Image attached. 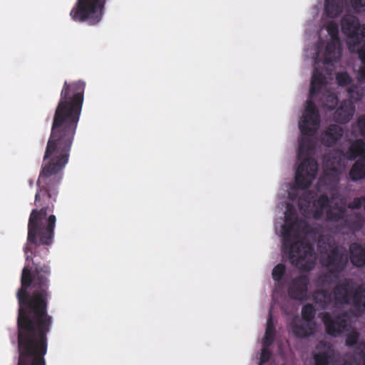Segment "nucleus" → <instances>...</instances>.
Returning a JSON list of instances; mask_svg holds the SVG:
<instances>
[{
  "mask_svg": "<svg viewBox=\"0 0 365 365\" xmlns=\"http://www.w3.org/2000/svg\"><path fill=\"white\" fill-rule=\"evenodd\" d=\"M34 250L24 247L26 264L22 269L21 287L16 297L19 303L17 328L18 365H46L44 356L47 351V333L52 324V317L47 313L51 269L48 263L38 261L49 252L41 245H34Z\"/></svg>",
  "mask_w": 365,
  "mask_h": 365,
  "instance_id": "1",
  "label": "nucleus"
},
{
  "mask_svg": "<svg viewBox=\"0 0 365 365\" xmlns=\"http://www.w3.org/2000/svg\"><path fill=\"white\" fill-rule=\"evenodd\" d=\"M331 75L326 68L315 66L310 85L309 99L307 101L302 120L299 124L302 138L299 140L297 158L302 163L295 174V183L300 189L309 187L315 179L319 165L316 159L310 157L313 153L316 142L313 138L319 123L320 116L314 99L322 88L327 83V79Z\"/></svg>",
  "mask_w": 365,
  "mask_h": 365,
  "instance_id": "2",
  "label": "nucleus"
},
{
  "mask_svg": "<svg viewBox=\"0 0 365 365\" xmlns=\"http://www.w3.org/2000/svg\"><path fill=\"white\" fill-rule=\"evenodd\" d=\"M314 228L303 219H299L289 205L285 212L282 227V252L287 255L292 264L303 271L312 269L316 264L314 245L305 239Z\"/></svg>",
  "mask_w": 365,
  "mask_h": 365,
  "instance_id": "3",
  "label": "nucleus"
},
{
  "mask_svg": "<svg viewBox=\"0 0 365 365\" xmlns=\"http://www.w3.org/2000/svg\"><path fill=\"white\" fill-rule=\"evenodd\" d=\"M328 247L329 249L325 252L321 251V264L329 270L320 277L323 285L331 283V275L338 278L339 274L346 268L349 262L348 254L343 247L335 244H329Z\"/></svg>",
  "mask_w": 365,
  "mask_h": 365,
  "instance_id": "4",
  "label": "nucleus"
},
{
  "mask_svg": "<svg viewBox=\"0 0 365 365\" xmlns=\"http://www.w3.org/2000/svg\"><path fill=\"white\" fill-rule=\"evenodd\" d=\"M334 304L338 305H350L360 310L365 299V284L357 285L350 278L339 281L332 289Z\"/></svg>",
  "mask_w": 365,
  "mask_h": 365,
  "instance_id": "5",
  "label": "nucleus"
},
{
  "mask_svg": "<svg viewBox=\"0 0 365 365\" xmlns=\"http://www.w3.org/2000/svg\"><path fill=\"white\" fill-rule=\"evenodd\" d=\"M106 3V0H77L70 16L76 22L96 25L103 19Z\"/></svg>",
  "mask_w": 365,
  "mask_h": 365,
  "instance_id": "6",
  "label": "nucleus"
},
{
  "mask_svg": "<svg viewBox=\"0 0 365 365\" xmlns=\"http://www.w3.org/2000/svg\"><path fill=\"white\" fill-rule=\"evenodd\" d=\"M344 156L351 160L359 158L351 167L349 178L353 181L363 179L365 177V142L362 139L355 140L346 151Z\"/></svg>",
  "mask_w": 365,
  "mask_h": 365,
  "instance_id": "7",
  "label": "nucleus"
},
{
  "mask_svg": "<svg viewBox=\"0 0 365 365\" xmlns=\"http://www.w3.org/2000/svg\"><path fill=\"white\" fill-rule=\"evenodd\" d=\"M341 26L350 46L365 47V25L361 26L356 16L345 14L341 19Z\"/></svg>",
  "mask_w": 365,
  "mask_h": 365,
  "instance_id": "8",
  "label": "nucleus"
},
{
  "mask_svg": "<svg viewBox=\"0 0 365 365\" xmlns=\"http://www.w3.org/2000/svg\"><path fill=\"white\" fill-rule=\"evenodd\" d=\"M322 321L325 327L326 333L336 337L350 328V321L347 312H342L333 317L329 312L322 314Z\"/></svg>",
  "mask_w": 365,
  "mask_h": 365,
  "instance_id": "9",
  "label": "nucleus"
},
{
  "mask_svg": "<svg viewBox=\"0 0 365 365\" xmlns=\"http://www.w3.org/2000/svg\"><path fill=\"white\" fill-rule=\"evenodd\" d=\"M326 29L330 36V41L327 43L323 59V64H329L340 61L341 50L339 37V26L335 22H329Z\"/></svg>",
  "mask_w": 365,
  "mask_h": 365,
  "instance_id": "10",
  "label": "nucleus"
},
{
  "mask_svg": "<svg viewBox=\"0 0 365 365\" xmlns=\"http://www.w3.org/2000/svg\"><path fill=\"white\" fill-rule=\"evenodd\" d=\"M325 167L327 170L332 173L329 175L327 171L324 173L323 178L320 179V181L323 180L324 181L331 180V184L336 185L339 182V171L343 166L341 163V155L339 153H330L324 158Z\"/></svg>",
  "mask_w": 365,
  "mask_h": 365,
  "instance_id": "11",
  "label": "nucleus"
},
{
  "mask_svg": "<svg viewBox=\"0 0 365 365\" xmlns=\"http://www.w3.org/2000/svg\"><path fill=\"white\" fill-rule=\"evenodd\" d=\"M309 283V279L306 275H300L293 279L288 287L289 297L299 301L306 300Z\"/></svg>",
  "mask_w": 365,
  "mask_h": 365,
  "instance_id": "12",
  "label": "nucleus"
},
{
  "mask_svg": "<svg viewBox=\"0 0 365 365\" xmlns=\"http://www.w3.org/2000/svg\"><path fill=\"white\" fill-rule=\"evenodd\" d=\"M355 112L354 102L349 100L343 101L334 114V119L336 122L345 124L353 117Z\"/></svg>",
  "mask_w": 365,
  "mask_h": 365,
  "instance_id": "13",
  "label": "nucleus"
},
{
  "mask_svg": "<svg viewBox=\"0 0 365 365\" xmlns=\"http://www.w3.org/2000/svg\"><path fill=\"white\" fill-rule=\"evenodd\" d=\"M365 225V217L359 212H352L350 214H346L342 225L350 232L354 233L362 230Z\"/></svg>",
  "mask_w": 365,
  "mask_h": 365,
  "instance_id": "14",
  "label": "nucleus"
},
{
  "mask_svg": "<svg viewBox=\"0 0 365 365\" xmlns=\"http://www.w3.org/2000/svg\"><path fill=\"white\" fill-rule=\"evenodd\" d=\"M349 258L351 264L356 267L365 266V247L353 242L349 245Z\"/></svg>",
  "mask_w": 365,
  "mask_h": 365,
  "instance_id": "15",
  "label": "nucleus"
},
{
  "mask_svg": "<svg viewBox=\"0 0 365 365\" xmlns=\"http://www.w3.org/2000/svg\"><path fill=\"white\" fill-rule=\"evenodd\" d=\"M343 129L337 125H330L323 133V143L328 147L334 146L343 135Z\"/></svg>",
  "mask_w": 365,
  "mask_h": 365,
  "instance_id": "16",
  "label": "nucleus"
},
{
  "mask_svg": "<svg viewBox=\"0 0 365 365\" xmlns=\"http://www.w3.org/2000/svg\"><path fill=\"white\" fill-rule=\"evenodd\" d=\"M346 214V208L345 204L339 205L338 202L331 205L326 211V217L328 221L343 222Z\"/></svg>",
  "mask_w": 365,
  "mask_h": 365,
  "instance_id": "17",
  "label": "nucleus"
},
{
  "mask_svg": "<svg viewBox=\"0 0 365 365\" xmlns=\"http://www.w3.org/2000/svg\"><path fill=\"white\" fill-rule=\"evenodd\" d=\"M331 201L327 195L321 194L317 199L313 202V217L315 220H321L324 217V210H327L330 205Z\"/></svg>",
  "mask_w": 365,
  "mask_h": 365,
  "instance_id": "18",
  "label": "nucleus"
},
{
  "mask_svg": "<svg viewBox=\"0 0 365 365\" xmlns=\"http://www.w3.org/2000/svg\"><path fill=\"white\" fill-rule=\"evenodd\" d=\"M313 300L321 309H327L334 303L332 292L327 289H317L313 294Z\"/></svg>",
  "mask_w": 365,
  "mask_h": 365,
  "instance_id": "19",
  "label": "nucleus"
},
{
  "mask_svg": "<svg viewBox=\"0 0 365 365\" xmlns=\"http://www.w3.org/2000/svg\"><path fill=\"white\" fill-rule=\"evenodd\" d=\"M314 324L306 322H293L292 330L294 334L299 338H306L314 333Z\"/></svg>",
  "mask_w": 365,
  "mask_h": 365,
  "instance_id": "20",
  "label": "nucleus"
},
{
  "mask_svg": "<svg viewBox=\"0 0 365 365\" xmlns=\"http://www.w3.org/2000/svg\"><path fill=\"white\" fill-rule=\"evenodd\" d=\"M343 8V0H325L324 11L330 18L339 16L342 13Z\"/></svg>",
  "mask_w": 365,
  "mask_h": 365,
  "instance_id": "21",
  "label": "nucleus"
},
{
  "mask_svg": "<svg viewBox=\"0 0 365 365\" xmlns=\"http://www.w3.org/2000/svg\"><path fill=\"white\" fill-rule=\"evenodd\" d=\"M319 101V105L324 108L332 110L338 105L339 98L334 93L325 91L322 93Z\"/></svg>",
  "mask_w": 365,
  "mask_h": 365,
  "instance_id": "22",
  "label": "nucleus"
},
{
  "mask_svg": "<svg viewBox=\"0 0 365 365\" xmlns=\"http://www.w3.org/2000/svg\"><path fill=\"white\" fill-rule=\"evenodd\" d=\"M274 327L272 319V310L269 311V317L267 322L265 334L263 338V346H270L274 340Z\"/></svg>",
  "mask_w": 365,
  "mask_h": 365,
  "instance_id": "23",
  "label": "nucleus"
},
{
  "mask_svg": "<svg viewBox=\"0 0 365 365\" xmlns=\"http://www.w3.org/2000/svg\"><path fill=\"white\" fill-rule=\"evenodd\" d=\"M347 93L351 101L357 102L364 96V89L359 85L351 84L347 88Z\"/></svg>",
  "mask_w": 365,
  "mask_h": 365,
  "instance_id": "24",
  "label": "nucleus"
},
{
  "mask_svg": "<svg viewBox=\"0 0 365 365\" xmlns=\"http://www.w3.org/2000/svg\"><path fill=\"white\" fill-rule=\"evenodd\" d=\"M315 314L316 309L312 304H307L303 306L302 309V317L303 321L314 324L312 321L315 317Z\"/></svg>",
  "mask_w": 365,
  "mask_h": 365,
  "instance_id": "25",
  "label": "nucleus"
},
{
  "mask_svg": "<svg viewBox=\"0 0 365 365\" xmlns=\"http://www.w3.org/2000/svg\"><path fill=\"white\" fill-rule=\"evenodd\" d=\"M331 356L328 351H319L313 356L315 365H329Z\"/></svg>",
  "mask_w": 365,
  "mask_h": 365,
  "instance_id": "26",
  "label": "nucleus"
},
{
  "mask_svg": "<svg viewBox=\"0 0 365 365\" xmlns=\"http://www.w3.org/2000/svg\"><path fill=\"white\" fill-rule=\"evenodd\" d=\"M285 265L282 263L277 264L272 270V275L273 279L277 282H281L285 274Z\"/></svg>",
  "mask_w": 365,
  "mask_h": 365,
  "instance_id": "27",
  "label": "nucleus"
},
{
  "mask_svg": "<svg viewBox=\"0 0 365 365\" xmlns=\"http://www.w3.org/2000/svg\"><path fill=\"white\" fill-rule=\"evenodd\" d=\"M346 207L351 210L362 208L365 211V197L361 196L354 197L352 201L347 204Z\"/></svg>",
  "mask_w": 365,
  "mask_h": 365,
  "instance_id": "28",
  "label": "nucleus"
},
{
  "mask_svg": "<svg viewBox=\"0 0 365 365\" xmlns=\"http://www.w3.org/2000/svg\"><path fill=\"white\" fill-rule=\"evenodd\" d=\"M336 80L339 86H345L351 84L352 78L347 72H339L336 76Z\"/></svg>",
  "mask_w": 365,
  "mask_h": 365,
  "instance_id": "29",
  "label": "nucleus"
},
{
  "mask_svg": "<svg viewBox=\"0 0 365 365\" xmlns=\"http://www.w3.org/2000/svg\"><path fill=\"white\" fill-rule=\"evenodd\" d=\"M359 334L356 331L349 334L346 338V345L347 346H354L357 344Z\"/></svg>",
  "mask_w": 365,
  "mask_h": 365,
  "instance_id": "30",
  "label": "nucleus"
},
{
  "mask_svg": "<svg viewBox=\"0 0 365 365\" xmlns=\"http://www.w3.org/2000/svg\"><path fill=\"white\" fill-rule=\"evenodd\" d=\"M355 354L363 363V365H365V342L360 343L357 345L355 349Z\"/></svg>",
  "mask_w": 365,
  "mask_h": 365,
  "instance_id": "31",
  "label": "nucleus"
},
{
  "mask_svg": "<svg viewBox=\"0 0 365 365\" xmlns=\"http://www.w3.org/2000/svg\"><path fill=\"white\" fill-rule=\"evenodd\" d=\"M350 3L356 12L365 10V0H350Z\"/></svg>",
  "mask_w": 365,
  "mask_h": 365,
  "instance_id": "32",
  "label": "nucleus"
},
{
  "mask_svg": "<svg viewBox=\"0 0 365 365\" xmlns=\"http://www.w3.org/2000/svg\"><path fill=\"white\" fill-rule=\"evenodd\" d=\"M268 346H264L262 349V352L260 354V360L259 364L262 365L264 363H267L270 359V351L267 349Z\"/></svg>",
  "mask_w": 365,
  "mask_h": 365,
  "instance_id": "33",
  "label": "nucleus"
},
{
  "mask_svg": "<svg viewBox=\"0 0 365 365\" xmlns=\"http://www.w3.org/2000/svg\"><path fill=\"white\" fill-rule=\"evenodd\" d=\"M357 124L361 135L365 137V115L359 117Z\"/></svg>",
  "mask_w": 365,
  "mask_h": 365,
  "instance_id": "34",
  "label": "nucleus"
},
{
  "mask_svg": "<svg viewBox=\"0 0 365 365\" xmlns=\"http://www.w3.org/2000/svg\"><path fill=\"white\" fill-rule=\"evenodd\" d=\"M357 80L359 83H365V64H362L357 73Z\"/></svg>",
  "mask_w": 365,
  "mask_h": 365,
  "instance_id": "35",
  "label": "nucleus"
},
{
  "mask_svg": "<svg viewBox=\"0 0 365 365\" xmlns=\"http://www.w3.org/2000/svg\"><path fill=\"white\" fill-rule=\"evenodd\" d=\"M358 55L361 64H365V48H359L358 50Z\"/></svg>",
  "mask_w": 365,
  "mask_h": 365,
  "instance_id": "36",
  "label": "nucleus"
},
{
  "mask_svg": "<svg viewBox=\"0 0 365 365\" xmlns=\"http://www.w3.org/2000/svg\"><path fill=\"white\" fill-rule=\"evenodd\" d=\"M314 61H315V64H317V58H315Z\"/></svg>",
  "mask_w": 365,
  "mask_h": 365,
  "instance_id": "37",
  "label": "nucleus"
},
{
  "mask_svg": "<svg viewBox=\"0 0 365 365\" xmlns=\"http://www.w3.org/2000/svg\"><path fill=\"white\" fill-rule=\"evenodd\" d=\"M364 178H365V177Z\"/></svg>",
  "mask_w": 365,
  "mask_h": 365,
  "instance_id": "38",
  "label": "nucleus"
}]
</instances>
